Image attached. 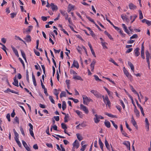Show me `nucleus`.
Returning a JSON list of instances; mask_svg holds the SVG:
<instances>
[{
  "mask_svg": "<svg viewBox=\"0 0 151 151\" xmlns=\"http://www.w3.org/2000/svg\"><path fill=\"white\" fill-rule=\"evenodd\" d=\"M94 76L95 79L97 81H98V80L99 81H101V80L99 78L98 76L95 75Z\"/></svg>",
  "mask_w": 151,
  "mask_h": 151,
  "instance_id": "nucleus-56",
  "label": "nucleus"
},
{
  "mask_svg": "<svg viewBox=\"0 0 151 151\" xmlns=\"http://www.w3.org/2000/svg\"><path fill=\"white\" fill-rule=\"evenodd\" d=\"M6 117L7 119H8V121L10 122L11 121L10 119V116L9 114H7Z\"/></svg>",
  "mask_w": 151,
  "mask_h": 151,
  "instance_id": "nucleus-58",
  "label": "nucleus"
},
{
  "mask_svg": "<svg viewBox=\"0 0 151 151\" xmlns=\"http://www.w3.org/2000/svg\"><path fill=\"white\" fill-rule=\"evenodd\" d=\"M131 122L132 123L133 125L137 129L138 127L137 124V123L135 121L133 115H132L131 117Z\"/></svg>",
  "mask_w": 151,
  "mask_h": 151,
  "instance_id": "nucleus-10",
  "label": "nucleus"
},
{
  "mask_svg": "<svg viewBox=\"0 0 151 151\" xmlns=\"http://www.w3.org/2000/svg\"><path fill=\"white\" fill-rule=\"evenodd\" d=\"M105 114L108 116L109 117H111V118H117V117L116 116L114 115L108 113L106 112L105 113Z\"/></svg>",
  "mask_w": 151,
  "mask_h": 151,
  "instance_id": "nucleus-38",
  "label": "nucleus"
},
{
  "mask_svg": "<svg viewBox=\"0 0 151 151\" xmlns=\"http://www.w3.org/2000/svg\"><path fill=\"white\" fill-rule=\"evenodd\" d=\"M105 126L108 128H109L111 126L110 122L108 121H105L104 122Z\"/></svg>",
  "mask_w": 151,
  "mask_h": 151,
  "instance_id": "nucleus-33",
  "label": "nucleus"
},
{
  "mask_svg": "<svg viewBox=\"0 0 151 151\" xmlns=\"http://www.w3.org/2000/svg\"><path fill=\"white\" fill-rule=\"evenodd\" d=\"M90 92L93 94V95L97 98H101L102 95L97 91L94 90H91Z\"/></svg>",
  "mask_w": 151,
  "mask_h": 151,
  "instance_id": "nucleus-4",
  "label": "nucleus"
},
{
  "mask_svg": "<svg viewBox=\"0 0 151 151\" xmlns=\"http://www.w3.org/2000/svg\"><path fill=\"white\" fill-rule=\"evenodd\" d=\"M73 147H76L77 149L79 147V144L78 142L76 140L73 144Z\"/></svg>",
  "mask_w": 151,
  "mask_h": 151,
  "instance_id": "nucleus-21",
  "label": "nucleus"
},
{
  "mask_svg": "<svg viewBox=\"0 0 151 151\" xmlns=\"http://www.w3.org/2000/svg\"><path fill=\"white\" fill-rule=\"evenodd\" d=\"M66 108V105L65 101H63L62 103V108L63 111Z\"/></svg>",
  "mask_w": 151,
  "mask_h": 151,
  "instance_id": "nucleus-37",
  "label": "nucleus"
},
{
  "mask_svg": "<svg viewBox=\"0 0 151 151\" xmlns=\"http://www.w3.org/2000/svg\"><path fill=\"white\" fill-rule=\"evenodd\" d=\"M137 15L134 14L133 16H131L130 18L131 20H132L131 21V23H132L135 20V19L137 17Z\"/></svg>",
  "mask_w": 151,
  "mask_h": 151,
  "instance_id": "nucleus-26",
  "label": "nucleus"
},
{
  "mask_svg": "<svg viewBox=\"0 0 151 151\" xmlns=\"http://www.w3.org/2000/svg\"><path fill=\"white\" fill-rule=\"evenodd\" d=\"M109 61L113 63L115 65L117 66L118 65L114 61L112 58L110 59Z\"/></svg>",
  "mask_w": 151,
  "mask_h": 151,
  "instance_id": "nucleus-60",
  "label": "nucleus"
},
{
  "mask_svg": "<svg viewBox=\"0 0 151 151\" xmlns=\"http://www.w3.org/2000/svg\"><path fill=\"white\" fill-rule=\"evenodd\" d=\"M80 108L81 109L85 112L86 114H88L89 112L87 108L82 104L80 105Z\"/></svg>",
  "mask_w": 151,
  "mask_h": 151,
  "instance_id": "nucleus-8",
  "label": "nucleus"
},
{
  "mask_svg": "<svg viewBox=\"0 0 151 151\" xmlns=\"http://www.w3.org/2000/svg\"><path fill=\"white\" fill-rule=\"evenodd\" d=\"M75 111L77 114L81 118L82 117V112H81L78 110H76Z\"/></svg>",
  "mask_w": 151,
  "mask_h": 151,
  "instance_id": "nucleus-42",
  "label": "nucleus"
},
{
  "mask_svg": "<svg viewBox=\"0 0 151 151\" xmlns=\"http://www.w3.org/2000/svg\"><path fill=\"white\" fill-rule=\"evenodd\" d=\"M90 92L93 94V95L97 98H101L102 95L97 91L94 90H91Z\"/></svg>",
  "mask_w": 151,
  "mask_h": 151,
  "instance_id": "nucleus-3",
  "label": "nucleus"
},
{
  "mask_svg": "<svg viewBox=\"0 0 151 151\" xmlns=\"http://www.w3.org/2000/svg\"><path fill=\"white\" fill-rule=\"evenodd\" d=\"M79 125H80V126H81V128L85 127L87 126L86 124L84 122L82 123L81 124H80Z\"/></svg>",
  "mask_w": 151,
  "mask_h": 151,
  "instance_id": "nucleus-46",
  "label": "nucleus"
},
{
  "mask_svg": "<svg viewBox=\"0 0 151 151\" xmlns=\"http://www.w3.org/2000/svg\"><path fill=\"white\" fill-rule=\"evenodd\" d=\"M12 84L13 85L17 86H19L18 85V81L16 79V77H14V82H13Z\"/></svg>",
  "mask_w": 151,
  "mask_h": 151,
  "instance_id": "nucleus-25",
  "label": "nucleus"
},
{
  "mask_svg": "<svg viewBox=\"0 0 151 151\" xmlns=\"http://www.w3.org/2000/svg\"><path fill=\"white\" fill-rule=\"evenodd\" d=\"M141 56L142 58L143 59H145V51H144V42L142 44L141 47Z\"/></svg>",
  "mask_w": 151,
  "mask_h": 151,
  "instance_id": "nucleus-9",
  "label": "nucleus"
},
{
  "mask_svg": "<svg viewBox=\"0 0 151 151\" xmlns=\"http://www.w3.org/2000/svg\"><path fill=\"white\" fill-rule=\"evenodd\" d=\"M76 135L79 141H81L83 139V137L81 135H80L79 134L77 133L76 134Z\"/></svg>",
  "mask_w": 151,
  "mask_h": 151,
  "instance_id": "nucleus-39",
  "label": "nucleus"
},
{
  "mask_svg": "<svg viewBox=\"0 0 151 151\" xmlns=\"http://www.w3.org/2000/svg\"><path fill=\"white\" fill-rule=\"evenodd\" d=\"M145 54L146 55V58L147 61L148 63V66L149 69H150V62L149 61L150 56V54L148 50H147L145 52Z\"/></svg>",
  "mask_w": 151,
  "mask_h": 151,
  "instance_id": "nucleus-6",
  "label": "nucleus"
},
{
  "mask_svg": "<svg viewBox=\"0 0 151 151\" xmlns=\"http://www.w3.org/2000/svg\"><path fill=\"white\" fill-rule=\"evenodd\" d=\"M110 121L112 123V124L113 125L114 127L116 128V129H117L118 128L117 125L112 120H111Z\"/></svg>",
  "mask_w": 151,
  "mask_h": 151,
  "instance_id": "nucleus-48",
  "label": "nucleus"
},
{
  "mask_svg": "<svg viewBox=\"0 0 151 151\" xmlns=\"http://www.w3.org/2000/svg\"><path fill=\"white\" fill-rule=\"evenodd\" d=\"M74 67H76L77 68H78L79 67V64L77 61L74 60L72 65Z\"/></svg>",
  "mask_w": 151,
  "mask_h": 151,
  "instance_id": "nucleus-30",
  "label": "nucleus"
},
{
  "mask_svg": "<svg viewBox=\"0 0 151 151\" xmlns=\"http://www.w3.org/2000/svg\"><path fill=\"white\" fill-rule=\"evenodd\" d=\"M123 70L124 74L128 78H130L132 76L131 75L129 74L128 71L125 69L124 67L123 68Z\"/></svg>",
  "mask_w": 151,
  "mask_h": 151,
  "instance_id": "nucleus-11",
  "label": "nucleus"
},
{
  "mask_svg": "<svg viewBox=\"0 0 151 151\" xmlns=\"http://www.w3.org/2000/svg\"><path fill=\"white\" fill-rule=\"evenodd\" d=\"M46 145L48 147L52 148V145L51 144L47 143Z\"/></svg>",
  "mask_w": 151,
  "mask_h": 151,
  "instance_id": "nucleus-62",
  "label": "nucleus"
},
{
  "mask_svg": "<svg viewBox=\"0 0 151 151\" xmlns=\"http://www.w3.org/2000/svg\"><path fill=\"white\" fill-rule=\"evenodd\" d=\"M139 50V48L138 47L136 48L134 50V54L136 57L138 56L140 54Z\"/></svg>",
  "mask_w": 151,
  "mask_h": 151,
  "instance_id": "nucleus-19",
  "label": "nucleus"
},
{
  "mask_svg": "<svg viewBox=\"0 0 151 151\" xmlns=\"http://www.w3.org/2000/svg\"><path fill=\"white\" fill-rule=\"evenodd\" d=\"M99 144L100 146V147L102 151H104L103 150V145L104 144L103 143L101 142V141L100 139L99 138Z\"/></svg>",
  "mask_w": 151,
  "mask_h": 151,
  "instance_id": "nucleus-28",
  "label": "nucleus"
},
{
  "mask_svg": "<svg viewBox=\"0 0 151 151\" xmlns=\"http://www.w3.org/2000/svg\"><path fill=\"white\" fill-rule=\"evenodd\" d=\"M50 6L51 7L53 11H57L58 9L57 6L56 5H55L53 3H51Z\"/></svg>",
  "mask_w": 151,
  "mask_h": 151,
  "instance_id": "nucleus-14",
  "label": "nucleus"
},
{
  "mask_svg": "<svg viewBox=\"0 0 151 151\" xmlns=\"http://www.w3.org/2000/svg\"><path fill=\"white\" fill-rule=\"evenodd\" d=\"M102 97L104 101L106 104V105H108L109 107L110 106L111 103L108 96H106L104 97V96H103Z\"/></svg>",
  "mask_w": 151,
  "mask_h": 151,
  "instance_id": "nucleus-7",
  "label": "nucleus"
},
{
  "mask_svg": "<svg viewBox=\"0 0 151 151\" xmlns=\"http://www.w3.org/2000/svg\"><path fill=\"white\" fill-rule=\"evenodd\" d=\"M134 106H135V107L134 111V112L136 115V117H139L140 116L139 111L137 109L135 105L134 104Z\"/></svg>",
  "mask_w": 151,
  "mask_h": 151,
  "instance_id": "nucleus-15",
  "label": "nucleus"
},
{
  "mask_svg": "<svg viewBox=\"0 0 151 151\" xmlns=\"http://www.w3.org/2000/svg\"><path fill=\"white\" fill-rule=\"evenodd\" d=\"M15 39L16 40H19L20 41H22L26 45V43L25 42L22 40L21 38L17 36H15Z\"/></svg>",
  "mask_w": 151,
  "mask_h": 151,
  "instance_id": "nucleus-32",
  "label": "nucleus"
},
{
  "mask_svg": "<svg viewBox=\"0 0 151 151\" xmlns=\"http://www.w3.org/2000/svg\"><path fill=\"white\" fill-rule=\"evenodd\" d=\"M94 116L95 117L94 118L93 120L94 122L96 124L98 123L100 121V119H103L104 118L102 116L100 115H98L97 114H95Z\"/></svg>",
  "mask_w": 151,
  "mask_h": 151,
  "instance_id": "nucleus-2",
  "label": "nucleus"
},
{
  "mask_svg": "<svg viewBox=\"0 0 151 151\" xmlns=\"http://www.w3.org/2000/svg\"><path fill=\"white\" fill-rule=\"evenodd\" d=\"M96 63V61L95 60H93L92 62L90 65L91 68V71L93 72L94 71V66Z\"/></svg>",
  "mask_w": 151,
  "mask_h": 151,
  "instance_id": "nucleus-13",
  "label": "nucleus"
},
{
  "mask_svg": "<svg viewBox=\"0 0 151 151\" xmlns=\"http://www.w3.org/2000/svg\"><path fill=\"white\" fill-rule=\"evenodd\" d=\"M101 44L104 49H107V47L106 46L107 43L105 42L102 41L101 42Z\"/></svg>",
  "mask_w": 151,
  "mask_h": 151,
  "instance_id": "nucleus-41",
  "label": "nucleus"
},
{
  "mask_svg": "<svg viewBox=\"0 0 151 151\" xmlns=\"http://www.w3.org/2000/svg\"><path fill=\"white\" fill-rule=\"evenodd\" d=\"M33 129H29L30 134L32 137H33L34 138H35V137L34 136V134L33 131Z\"/></svg>",
  "mask_w": 151,
  "mask_h": 151,
  "instance_id": "nucleus-47",
  "label": "nucleus"
},
{
  "mask_svg": "<svg viewBox=\"0 0 151 151\" xmlns=\"http://www.w3.org/2000/svg\"><path fill=\"white\" fill-rule=\"evenodd\" d=\"M121 17L122 19L124 21L125 20L126 22H129V19L127 17V16L125 15H124V14H122L121 15Z\"/></svg>",
  "mask_w": 151,
  "mask_h": 151,
  "instance_id": "nucleus-16",
  "label": "nucleus"
},
{
  "mask_svg": "<svg viewBox=\"0 0 151 151\" xmlns=\"http://www.w3.org/2000/svg\"><path fill=\"white\" fill-rule=\"evenodd\" d=\"M105 146H106V147L109 150H110V146L109 145V143H108V142L106 139L105 140Z\"/></svg>",
  "mask_w": 151,
  "mask_h": 151,
  "instance_id": "nucleus-35",
  "label": "nucleus"
},
{
  "mask_svg": "<svg viewBox=\"0 0 151 151\" xmlns=\"http://www.w3.org/2000/svg\"><path fill=\"white\" fill-rule=\"evenodd\" d=\"M32 80H33V81L34 85L35 86H36V85H37V83H36V80H35V76L34 75L33 73H32Z\"/></svg>",
  "mask_w": 151,
  "mask_h": 151,
  "instance_id": "nucleus-36",
  "label": "nucleus"
},
{
  "mask_svg": "<svg viewBox=\"0 0 151 151\" xmlns=\"http://www.w3.org/2000/svg\"><path fill=\"white\" fill-rule=\"evenodd\" d=\"M123 144L125 145L127 148H128L129 150L130 149V143L129 141H124L123 142Z\"/></svg>",
  "mask_w": 151,
  "mask_h": 151,
  "instance_id": "nucleus-24",
  "label": "nucleus"
},
{
  "mask_svg": "<svg viewBox=\"0 0 151 151\" xmlns=\"http://www.w3.org/2000/svg\"><path fill=\"white\" fill-rule=\"evenodd\" d=\"M128 65L130 67L131 69V70H132V71L133 72H134V66L132 64V63L131 62H130L129 61H128Z\"/></svg>",
  "mask_w": 151,
  "mask_h": 151,
  "instance_id": "nucleus-23",
  "label": "nucleus"
},
{
  "mask_svg": "<svg viewBox=\"0 0 151 151\" xmlns=\"http://www.w3.org/2000/svg\"><path fill=\"white\" fill-rule=\"evenodd\" d=\"M49 98L52 103L53 104H55V101L53 99L52 96H50Z\"/></svg>",
  "mask_w": 151,
  "mask_h": 151,
  "instance_id": "nucleus-52",
  "label": "nucleus"
},
{
  "mask_svg": "<svg viewBox=\"0 0 151 151\" xmlns=\"http://www.w3.org/2000/svg\"><path fill=\"white\" fill-rule=\"evenodd\" d=\"M62 128L64 130L67 129V127L65 124L64 123H62L61 124Z\"/></svg>",
  "mask_w": 151,
  "mask_h": 151,
  "instance_id": "nucleus-45",
  "label": "nucleus"
},
{
  "mask_svg": "<svg viewBox=\"0 0 151 151\" xmlns=\"http://www.w3.org/2000/svg\"><path fill=\"white\" fill-rule=\"evenodd\" d=\"M138 12L139 14V19H141L143 18L142 13L141 10H139Z\"/></svg>",
  "mask_w": 151,
  "mask_h": 151,
  "instance_id": "nucleus-40",
  "label": "nucleus"
},
{
  "mask_svg": "<svg viewBox=\"0 0 151 151\" xmlns=\"http://www.w3.org/2000/svg\"><path fill=\"white\" fill-rule=\"evenodd\" d=\"M22 142L23 146L25 148V149H26V150L27 151H31L30 148L28 146L27 143L24 141L23 140L22 141Z\"/></svg>",
  "mask_w": 151,
  "mask_h": 151,
  "instance_id": "nucleus-12",
  "label": "nucleus"
},
{
  "mask_svg": "<svg viewBox=\"0 0 151 151\" xmlns=\"http://www.w3.org/2000/svg\"><path fill=\"white\" fill-rule=\"evenodd\" d=\"M19 60L21 62V63L22 64L24 68H25V65H24V61H23V60H22V59L21 58H19Z\"/></svg>",
  "mask_w": 151,
  "mask_h": 151,
  "instance_id": "nucleus-53",
  "label": "nucleus"
},
{
  "mask_svg": "<svg viewBox=\"0 0 151 151\" xmlns=\"http://www.w3.org/2000/svg\"><path fill=\"white\" fill-rule=\"evenodd\" d=\"M104 88L107 91L108 95H109V96L112 97V95L113 94V93L112 92H111L106 87H104Z\"/></svg>",
  "mask_w": 151,
  "mask_h": 151,
  "instance_id": "nucleus-27",
  "label": "nucleus"
},
{
  "mask_svg": "<svg viewBox=\"0 0 151 151\" xmlns=\"http://www.w3.org/2000/svg\"><path fill=\"white\" fill-rule=\"evenodd\" d=\"M77 49L78 52L80 54H81V48L79 46H78L77 47Z\"/></svg>",
  "mask_w": 151,
  "mask_h": 151,
  "instance_id": "nucleus-63",
  "label": "nucleus"
},
{
  "mask_svg": "<svg viewBox=\"0 0 151 151\" xmlns=\"http://www.w3.org/2000/svg\"><path fill=\"white\" fill-rule=\"evenodd\" d=\"M41 19H42L44 21H46L47 19V17L44 16H42L41 17Z\"/></svg>",
  "mask_w": 151,
  "mask_h": 151,
  "instance_id": "nucleus-64",
  "label": "nucleus"
},
{
  "mask_svg": "<svg viewBox=\"0 0 151 151\" xmlns=\"http://www.w3.org/2000/svg\"><path fill=\"white\" fill-rule=\"evenodd\" d=\"M125 124L127 128L128 129L129 131H131L132 130V129L129 127V125L126 121H125Z\"/></svg>",
  "mask_w": 151,
  "mask_h": 151,
  "instance_id": "nucleus-55",
  "label": "nucleus"
},
{
  "mask_svg": "<svg viewBox=\"0 0 151 151\" xmlns=\"http://www.w3.org/2000/svg\"><path fill=\"white\" fill-rule=\"evenodd\" d=\"M73 79H76L78 80H80L81 81H83V80L82 78L81 77L78 76H74L73 77Z\"/></svg>",
  "mask_w": 151,
  "mask_h": 151,
  "instance_id": "nucleus-34",
  "label": "nucleus"
},
{
  "mask_svg": "<svg viewBox=\"0 0 151 151\" xmlns=\"http://www.w3.org/2000/svg\"><path fill=\"white\" fill-rule=\"evenodd\" d=\"M122 25L125 32L127 34L129 35L130 34L129 32L128 31L127 27L124 24H122Z\"/></svg>",
  "mask_w": 151,
  "mask_h": 151,
  "instance_id": "nucleus-20",
  "label": "nucleus"
},
{
  "mask_svg": "<svg viewBox=\"0 0 151 151\" xmlns=\"http://www.w3.org/2000/svg\"><path fill=\"white\" fill-rule=\"evenodd\" d=\"M105 34L108 37L111 39H113V38L111 37V36L110 35V34H109L106 31H105L104 32Z\"/></svg>",
  "mask_w": 151,
  "mask_h": 151,
  "instance_id": "nucleus-44",
  "label": "nucleus"
},
{
  "mask_svg": "<svg viewBox=\"0 0 151 151\" xmlns=\"http://www.w3.org/2000/svg\"><path fill=\"white\" fill-rule=\"evenodd\" d=\"M82 97L83 99V103L85 105H88L90 101H92V100L90 98H88L86 96L83 95Z\"/></svg>",
  "mask_w": 151,
  "mask_h": 151,
  "instance_id": "nucleus-1",
  "label": "nucleus"
},
{
  "mask_svg": "<svg viewBox=\"0 0 151 151\" xmlns=\"http://www.w3.org/2000/svg\"><path fill=\"white\" fill-rule=\"evenodd\" d=\"M11 47L12 49V50H13L15 54V55L17 56L18 57H19V54L18 53V52L17 50L14 47H13L12 45L11 46Z\"/></svg>",
  "mask_w": 151,
  "mask_h": 151,
  "instance_id": "nucleus-22",
  "label": "nucleus"
},
{
  "mask_svg": "<svg viewBox=\"0 0 151 151\" xmlns=\"http://www.w3.org/2000/svg\"><path fill=\"white\" fill-rule=\"evenodd\" d=\"M20 131L21 132L22 134L24 136L25 135V134L24 133V130H23L22 128L21 127H20Z\"/></svg>",
  "mask_w": 151,
  "mask_h": 151,
  "instance_id": "nucleus-57",
  "label": "nucleus"
},
{
  "mask_svg": "<svg viewBox=\"0 0 151 151\" xmlns=\"http://www.w3.org/2000/svg\"><path fill=\"white\" fill-rule=\"evenodd\" d=\"M33 27L32 26H29L28 28L25 31L26 33H29L31 30L32 29Z\"/></svg>",
  "mask_w": 151,
  "mask_h": 151,
  "instance_id": "nucleus-29",
  "label": "nucleus"
},
{
  "mask_svg": "<svg viewBox=\"0 0 151 151\" xmlns=\"http://www.w3.org/2000/svg\"><path fill=\"white\" fill-rule=\"evenodd\" d=\"M60 97L62 98L63 97H65L66 96V93L65 91H62L61 92L60 94Z\"/></svg>",
  "mask_w": 151,
  "mask_h": 151,
  "instance_id": "nucleus-43",
  "label": "nucleus"
},
{
  "mask_svg": "<svg viewBox=\"0 0 151 151\" xmlns=\"http://www.w3.org/2000/svg\"><path fill=\"white\" fill-rule=\"evenodd\" d=\"M116 30L118 31L119 32L120 35H121L122 36L124 37L125 35V34L123 33V32L122 30L120 29H119L118 27H117V29H116Z\"/></svg>",
  "mask_w": 151,
  "mask_h": 151,
  "instance_id": "nucleus-31",
  "label": "nucleus"
},
{
  "mask_svg": "<svg viewBox=\"0 0 151 151\" xmlns=\"http://www.w3.org/2000/svg\"><path fill=\"white\" fill-rule=\"evenodd\" d=\"M129 9L131 10H134L136 8V6L132 3H130L129 5Z\"/></svg>",
  "mask_w": 151,
  "mask_h": 151,
  "instance_id": "nucleus-18",
  "label": "nucleus"
},
{
  "mask_svg": "<svg viewBox=\"0 0 151 151\" xmlns=\"http://www.w3.org/2000/svg\"><path fill=\"white\" fill-rule=\"evenodd\" d=\"M24 39L26 40V42H30L31 41V37L29 35H27L24 38Z\"/></svg>",
  "mask_w": 151,
  "mask_h": 151,
  "instance_id": "nucleus-17",
  "label": "nucleus"
},
{
  "mask_svg": "<svg viewBox=\"0 0 151 151\" xmlns=\"http://www.w3.org/2000/svg\"><path fill=\"white\" fill-rule=\"evenodd\" d=\"M138 37V36L137 34H135L133 35L132 36L130 37V39H132L134 38H137Z\"/></svg>",
  "mask_w": 151,
  "mask_h": 151,
  "instance_id": "nucleus-51",
  "label": "nucleus"
},
{
  "mask_svg": "<svg viewBox=\"0 0 151 151\" xmlns=\"http://www.w3.org/2000/svg\"><path fill=\"white\" fill-rule=\"evenodd\" d=\"M119 101H120L121 104L122 106L123 109H124L125 108V105H124L123 101L121 100H119Z\"/></svg>",
  "mask_w": 151,
  "mask_h": 151,
  "instance_id": "nucleus-61",
  "label": "nucleus"
},
{
  "mask_svg": "<svg viewBox=\"0 0 151 151\" xmlns=\"http://www.w3.org/2000/svg\"><path fill=\"white\" fill-rule=\"evenodd\" d=\"M68 118V115L67 114V115H65V117L64 118V122H67L68 120H67V119Z\"/></svg>",
  "mask_w": 151,
  "mask_h": 151,
  "instance_id": "nucleus-54",
  "label": "nucleus"
},
{
  "mask_svg": "<svg viewBox=\"0 0 151 151\" xmlns=\"http://www.w3.org/2000/svg\"><path fill=\"white\" fill-rule=\"evenodd\" d=\"M130 87L131 88V90L134 93H136L137 92L134 89L133 87L132 86H130Z\"/></svg>",
  "mask_w": 151,
  "mask_h": 151,
  "instance_id": "nucleus-59",
  "label": "nucleus"
},
{
  "mask_svg": "<svg viewBox=\"0 0 151 151\" xmlns=\"http://www.w3.org/2000/svg\"><path fill=\"white\" fill-rule=\"evenodd\" d=\"M90 92L93 94V95L97 98H101L102 95L97 91L94 90H91Z\"/></svg>",
  "mask_w": 151,
  "mask_h": 151,
  "instance_id": "nucleus-5",
  "label": "nucleus"
},
{
  "mask_svg": "<svg viewBox=\"0 0 151 151\" xmlns=\"http://www.w3.org/2000/svg\"><path fill=\"white\" fill-rule=\"evenodd\" d=\"M86 17L90 21L93 22V24H95V22L93 20L91 19V17L87 16H86Z\"/></svg>",
  "mask_w": 151,
  "mask_h": 151,
  "instance_id": "nucleus-50",
  "label": "nucleus"
},
{
  "mask_svg": "<svg viewBox=\"0 0 151 151\" xmlns=\"http://www.w3.org/2000/svg\"><path fill=\"white\" fill-rule=\"evenodd\" d=\"M60 13L62 14L64 17L67 14H68L65 11L60 10Z\"/></svg>",
  "mask_w": 151,
  "mask_h": 151,
  "instance_id": "nucleus-49",
  "label": "nucleus"
}]
</instances>
